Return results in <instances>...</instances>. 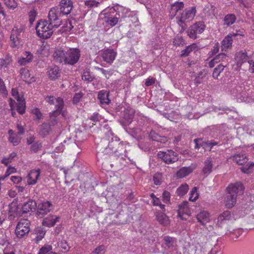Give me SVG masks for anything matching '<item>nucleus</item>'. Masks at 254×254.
I'll return each mask as SVG.
<instances>
[{
  "mask_svg": "<svg viewBox=\"0 0 254 254\" xmlns=\"http://www.w3.org/2000/svg\"><path fill=\"white\" fill-rule=\"evenodd\" d=\"M45 100L50 105H54L55 106V110L50 113V122L52 126H55L59 123V120L57 118L58 115L62 108L64 107V102L63 99L61 97L57 98L54 96H48L45 98Z\"/></svg>",
  "mask_w": 254,
  "mask_h": 254,
  "instance_id": "nucleus-1",
  "label": "nucleus"
},
{
  "mask_svg": "<svg viewBox=\"0 0 254 254\" xmlns=\"http://www.w3.org/2000/svg\"><path fill=\"white\" fill-rule=\"evenodd\" d=\"M195 7L192 6L190 8L185 9L181 13V16H177L178 24L181 27L180 33H183L187 28L186 23L192 20L196 14Z\"/></svg>",
  "mask_w": 254,
  "mask_h": 254,
  "instance_id": "nucleus-2",
  "label": "nucleus"
},
{
  "mask_svg": "<svg viewBox=\"0 0 254 254\" xmlns=\"http://www.w3.org/2000/svg\"><path fill=\"white\" fill-rule=\"evenodd\" d=\"M52 24L45 20H40L36 27V32L39 37L43 39L49 38L53 33Z\"/></svg>",
  "mask_w": 254,
  "mask_h": 254,
  "instance_id": "nucleus-3",
  "label": "nucleus"
},
{
  "mask_svg": "<svg viewBox=\"0 0 254 254\" xmlns=\"http://www.w3.org/2000/svg\"><path fill=\"white\" fill-rule=\"evenodd\" d=\"M30 221L27 219H22L18 222L15 230L16 237L18 239L24 238L30 231Z\"/></svg>",
  "mask_w": 254,
  "mask_h": 254,
  "instance_id": "nucleus-4",
  "label": "nucleus"
},
{
  "mask_svg": "<svg viewBox=\"0 0 254 254\" xmlns=\"http://www.w3.org/2000/svg\"><path fill=\"white\" fill-rule=\"evenodd\" d=\"M24 29L22 27H19L14 26L11 31L10 36V47L14 48H18L22 44L21 35L23 33Z\"/></svg>",
  "mask_w": 254,
  "mask_h": 254,
  "instance_id": "nucleus-5",
  "label": "nucleus"
},
{
  "mask_svg": "<svg viewBox=\"0 0 254 254\" xmlns=\"http://www.w3.org/2000/svg\"><path fill=\"white\" fill-rule=\"evenodd\" d=\"M158 158L167 164H173L179 160V155L172 149L166 151H160L157 153Z\"/></svg>",
  "mask_w": 254,
  "mask_h": 254,
  "instance_id": "nucleus-6",
  "label": "nucleus"
},
{
  "mask_svg": "<svg viewBox=\"0 0 254 254\" xmlns=\"http://www.w3.org/2000/svg\"><path fill=\"white\" fill-rule=\"evenodd\" d=\"M80 51L78 48H69L66 52L65 64L73 65L79 61Z\"/></svg>",
  "mask_w": 254,
  "mask_h": 254,
  "instance_id": "nucleus-7",
  "label": "nucleus"
},
{
  "mask_svg": "<svg viewBox=\"0 0 254 254\" xmlns=\"http://www.w3.org/2000/svg\"><path fill=\"white\" fill-rule=\"evenodd\" d=\"M205 29V25L203 22H196L188 29L187 35L190 38L196 39L197 34L202 33Z\"/></svg>",
  "mask_w": 254,
  "mask_h": 254,
  "instance_id": "nucleus-8",
  "label": "nucleus"
},
{
  "mask_svg": "<svg viewBox=\"0 0 254 254\" xmlns=\"http://www.w3.org/2000/svg\"><path fill=\"white\" fill-rule=\"evenodd\" d=\"M61 14L62 13L56 7L52 8L49 12V22L55 26V28H57L62 24V20L60 18Z\"/></svg>",
  "mask_w": 254,
  "mask_h": 254,
  "instance_id": "nucleus-9",
  "label": "nucleus"
},
{
  "mask_svg": "<svg viewBox=\"0 0 254 254\" xmlns=\"http://www.w3.org/2000/svg\"><path fill=\"white\" fill-rule=\"evenodd\" d=\"M245 187L243 184L239 182L230 184L226 189V194H234L236 197L243 195Z\"/></svg>",
  "mask_w": 254,
  "mask_h": 254,
  "instance_id": "nucleus-10",
  "label": "nucleus"
},
{
  "mask_svg": "<svg viewBox=\"0 0 254 254\" xmlns=\"http://www.w3.org/2000/svg\"><path fill=\"white\" fill-rule=\"evenodd\" d=\"M41 170L39 168L31 170L26 177L27 184L29 186L35 185L40 178Z\"/></svg>",
  "mask_w": 254,
  "mask_h": 254,
  "instance_id": "nucleus-11",
  "label": "nucleus"
},
{
  "mask_svg": "<svg viewBox=\"0 0 254 254\" xmlns=\"http://www.w3.org/2000/svg\"><path fill=\"white\" fill-rule=\"evenodd\" d=\"M190 214V210L187 201H184L179 205L178 215L182 220L187 219V217H189Z\"/></svg>",
  "mask_w": 254,
  "mask_h": 254,
  "instance_id": "nucleus-12",
  "label": "nucleus"
},
{
  "mask_svg": "<svg viewBox=\"0 0 254 254\" xmlns=\"http://www.w3.org/2000/svg\"><path fill=\"white\" fill-rule=\"evenodd\" d=\"M108 148L112 150L111 156L119 157L124 150V144L117 141H111L109 142Z\"/></svg>",
  "mask_w": 254,
  "mask_h": 254,
  "instance_id": "nucleus-13",
  "label": "nucleus"
},
{
  "mask_svg": "<svg viewBox=\"0 0 254 254\" xmlns=\"http://www.w3.org/2000/svg\"><path fill=\"white\" fill-rule=\"evenodd\" d=\"M60 11L63 15L69 14L73 8L71 0H61L59 3Z\"/></svg>",
  "mask_w": 254,
  "mask_h": 254,
  "instance_id": "nucleus-14",
  "label": "nucleus"
},
{
  "mask_svg": "<svg viewBox=\"0 0 254 254\" xmlns=\"http://www.w3.org/2000/svg\"><path fill=\"white\" fill-rule=\"evenodd\" d=\"M34 59L33 55L29 51H25L23 53L21 57H20L17 63L21 65H25L31 63Z\"/></svg>",
  "mask_w": 254,
  "mask_h": 254,
  "instance_id": "nucleus-15",
  "label": "nucleus"
},
{
  "mask_svg": "<svg viewBox=\"0 0 254 254\" xmlns=\"http://www.w3.org/2000/svg\"><path fill=\"white\" fill-rule=\"evenodd\" d=\"M37 205L35 201L29 199L27 201L24 202L22 206L23 213H27L31 211L35 210Z\"/></svg>",
  "mask_w": 254,
  "mask_h": 254,
  "instance_id": "nucleus-16",
  "label": "nucleus"
},
{
  "mask_svg": "<svg viewBox=\"0 0 254 254\" xmlns=\"http://www.w3.org/2000/svg\"><path fill=\"white\" fill-rule=\"evenodd\" d=\"M8 218L10 220H13L17 215L18 211L17 200L14 199L8 206Z\"/></svg>",
  "mask_w": 254,
  "mask_h": 254,
  "instance_id": "nucleus-17",
  "label": "nucleus"
},
{
  "mask_svg": "<svg viewBox=\"0 0 254 254\" xmlns=\"http://www.w3.org/2000/svg\"><path fill=\"white\" fill-rule=\"evenodd\" d=\"M196 218L198 222L202 226H204L210 221V214L207 211L203 210L196 215Z\"/></svg>",
  "mask_w": 254,
  "mask_h": 254,
  "instance_id": "nucleus-18",
  "label": "nucleus"
},
{
  "mask_svg": "<svg viewBox=\"0 0 254 254\" xmlns=\"http://www.w3.org/2000/svg\"><path fill=\"white\" fill-rule=\"evenodd\" d=\"M237 65L241 67L243 64L246 63L248 60V57L246 51H241L235 54V57Z\"/></svg>",
  "mask_w": 254,
  "mask_h": 254,
  "instance_id": "nucleus-19",
  "label": "nucleus"
},
{
  "mask_svg": "<svg viewBox=\"0 0 254 254\" xmlns=\"http://www.w3.org/2000/svg\"><path fill=\"white\" fill-rule=\"evenodd\" d=\"M52 204L49 201H43L38 206V213L46 214L52 209Z\"/></svg>",
  "mask_w": 254,
  "mask_h": 254,
  "instance_id": "nucleus-20",
  "label": "nucleus"
},
{
  "mask_svg": "<svg viewBox=\"0 0 254 254\" xmlns=\"http://www.w3.org/2000/svg\"><path fill=\"white\" fill-rule=\"evenodd\" d=\"M116 53L113 50L107 49L105 50L102 55L103 60L108 63H112L115 60Z\"/></svg>",
  "mask_w": 254,
  "mask_h": 254,
  "instance_id": "nucleus-21",
  "label": "nucleus"
},
{
  "mask_svg": "<svg viewBox=\"0 0 254 254\" xmlns=\"http://www.w3.org/2000/svg\"><path fill=\"white\" fill-rule=\"evenodd\" d=\"M134 113V110L130 108L125 110L123 114V118L125 125H129L131 123Z\"/></svg>",
  "mask_w": 254,
  "mask_h": 254,
  "instance_id": "nucleus-22",
  "label": "nucleus"
},
{
  "mask_svg": "<svg viewBox=\"0 0 254 254\" xmlns=\"http://www.w3.org/2000/svg\"><path fill=\"white\" fill-rule=\"evenodd\" d=\"M109 92L106 90H102L98 92V99L101 105H108L111 100L109 98Z\"/></svg>",
  "mask_w": 254,
  "mask_h": 254,
  "instance_id": "nucleus-23",
  "label": "nucleus"
},
{
  "mask_svg": "<svg viewBox=\"0 0 254 254\" xmlns=\"http://www.w3.org/2000/svg\"><path fill=\"white\" fill-rule=\"evenodd\" d=\"M66 56V52H64L62 49H56L53 54V58L54 60L58 63H65V58Z\"/></svg>",
  "mask_w": 254,
  "mask_h": 254,
  "instance_id": "nucleus-24",
  "label": "nucleus"
},
{
  "mask_svg": "<svg viewBox=\"0 0 254 254\" xmlns=\"http://www.w3.org/2000/svg\"><path fill=\"white\" fill-rule=\"evenodd\" d=\"M20 74L21 79L26 82L29 83L34 81L33 76L27 68H21L20 70Z\"/></svg>",
  "mask_w": 254,
  "mask_h": 254,
  "instance_id": "nucleus-25",
  "label": "nucleus"
},
{
  "mask_svg": "<svg viewBox=\"0 0 254 254\" xmlns=\"http://www.w3.org/2000/svg\"><path fill=\"white\" fill-rule=\"evenodd\" d=\"M60 217L56 215H49L43 221V225L48 227L54 226L59 221Z\"/></svg>",
  "mask_w": 254,
  "mask_h": 254,
  "instance_id": "nucleus-26",
  "label": "nucleus"
},
{
  "mask_svg": "<svg viewBox=\"0 0 254 254\" xmlns=\"http://www.w3.org/2000/svg\"><path fill=\"white\" fill-rule=\"evenodd\" d=\"M233 161L238 165H243L248 161V158L245 154H236L232 157Z\"/></svg>",
  "mask_w": 254,
  "mask_h": 254,
  "instance_id": "nucleus-27",
  "label": "nucleus"
},
{
  "mask_svg": "<svg viewBox=\"0 0 254 254\" xmlns=\"http://www.w3.org/2000/svg\"><path fill=\"white\" fill-rule=\"evenodd\" d=\"M50 78L55 80L60 76L61 72L59 67L56 65L51 66L48 71Z\"/></svg>",
  "mask_w": 254,
  "mask_h": 254,
  "instance_id": "nucleus-28",
  "label": "nucleus"
},
{
  "mask_svg": "<svg viewBox=\"0 0 254 254\" xmlns=\"http://www.w3.org/2000/svg\"><path fill=\"white\" fill-rule=\"evenodd\" d=\"M156 219L158 222L164 226H167L170 224V219L165 213L159 211L157 212Z\"/></svg>",
  "mask_w": 254,
  "mask_h": 254,
  "instance_id": "nucleus-29",
  "label": "nucleus"
},
{
  "mask_svg": "<svg viewBox=\"0 0 254 254\" xmlns=\"http://www.w3.org/2000/svg\"><path fill=\"white\" fill-rule=\"evenodd\" d=\"M8 133L9 134V141L14 146L17 145L21 141V137L12 129H9Z\"/></svg>",
  "mask_w": 254,
  "mask_h": 254,
  "instance_id": "nucleus-30",
  "label": "nucleus"
},
{
  "mask_svg": "<svg viewBox=\"0 0 254 254\" xmlns=\"http://www.w3.org/2000/svg\"><path fill=\"white\" fill-rule=\"evenodd\" d=\"M232 42L233 38H231V36H226L221 42V50L222 51H228L232 47Z\"/></svg>",
  "mask_w": 254,
  "mask_h": 254,
  "instance_id": "nucleus-31",
  "label": "nucleus"
},
{
  "mask_svg": "<svg viewBox=\"0 0 254 254\" xmlns=\"http://www.w3.org/2000/svg\"><path fill=\"white\" fill-rule=\"evenodd\" d=\"M227 55L225 53H220L213 58L209 63L208 66L210 68L213 67L216 64L223 61L227 58Z\"/></svg>",
  "mask_w": 254,
  "mask_h": 254,
  "instance_id": "nucleus-32",
  "label": "nucleus"
},
{
  "mask_svg": "<svg viewBox=\"0 0 254 254\" xmlns=\"http://www.w3.org/2000/svg\"><path fill=\"white\" fill-rule=\"evenodd\" d=\"M237 197L234 194H227L225 198V205L227 208H232L236 203Z\"/></svg>",
  "mask_w": 254,
  "mask_h": 254,
  "instance_id": "nucleus-33",
  "label": "nucleus"
},
{
  "mask_svg": "<svg viewBox=\"0 0 254 254\" xmlns=\"http://www.w3.org/2000/svg\"><path fill=\"white\" fill-rule=\"evenodd\" d=\"M15 109L17 112L21 115L23 114L25 112L26 106L24 98L17 101L14 104Z\"/></svg>",
  "mask_w": 254,
  "mask_h": 254,
  "instance_id": "nucleus-34",
  "label": "nucleus"
},
{
  "mask_svg": "<svg viewBox=\"0 0 254 254\" xmlns=\"http://www.w3.org/2000/svg\"><path fill=\"white\" fill-rule=\"evenodd\" d=\"M12 57L10 55H6L4 59H1L0 63V68L5 69L10 66L12 63Z\"/></svg>",
  "mask_w": 254,
  "mask_h": 254,
  "instance_id": "nucleus-35",
  "label": "nucleus"
},
{
  "mask_svg": "<svg viewBox=\"0 0 254 254\" xmlns=\"http://www.w3.org/2000/svg\"><path fill=\"white\" fill-rule=\"evenodd\" d=\"M192 172V169L190 167H183L177 172L176 175L178 178H183L188 176Z\"/></svg>",
  "mask_w": 254,
  "mask_h": 254,
  "instance_id": "nucleus-36",
  "label": "nucleus"
},
{
  "mask_svg": "<svg viewBox=\"0 0 254 254\" xmlns=\"http://www.w3.org/2000/svg\"><path fill=\"white\" fill-rule=\"evenodd\" d=\"M231 219V214L230 211L228 210L224 211L220 214L217 218V223L221 224L224 221L230 220Z\"/></svg>",
  "mask_w": 254,
  "mask_h": 254,
  "instance_id": "nucleus-37",
  "label": "nucleus"
},
{
  "mask_svg": "<svg viewBox=\"0 0 254 254\" xmlns=\"http://www.w3.org/2000/svg\"><path fill=\"white\" fill-rule=\"evenodd\" d=\"M236 20V16L234 14H228L224 18V24L230 26L233 24Z\"/></svg>",
  "mask_w": 254,
  "mask_h": 254,
  "instance_id": "nucleus-38",
  "label": "nucleus"
},
{
  "mask_svg": "<svg viewBox=\"0 0 254 254\" xmlns=\"http://www.w3.org/2000/svg\"><path fill=\"white\" fill-rule=\"evenodd\" d=\"M213 164L211 158H207L204 162V166L203 168L202 172L204 174H209L212 171Z\"/></svg>",
  "mask_w": 254,
  "mask_h": 254,
  "instance_id": "nucleus-39",
  "label": "nucleus"
},
{
  "mask_svg": "<svg viewBox=\"0 0 254 254\" xmlns=\"http://www.w3.org/2000/svg\"><path fill=\"white\" fill-rule=\"evenodd\" d=\"M184 7L183 1H176L171 5V11L173 14L176 15L177 13L182 10Z\"/></svg>",
  "mask_w": 254,
  "mask_h": 254,
  "instance_id": "nucleus-40",
  "label": "nucleus"
},
{
  "mask_svg": "<svg viewBox=\"0 0 254 254\" xmlns=\"http://www.w3.org/2000/svg\"><path fill=\"white\" fill-rule=\"evenodd\" d=\"M196 48L197 45L194 43L187 46L186 49L182 51L181 57H184L188 56L191 52L196 50Z\"/></svg>",
  "mask_w": 254,
  "mask_h": 254,
  "instance_id": "nucleus-41",
  "label": "nucleus"
},
{
  "mask_svg": "<svg viewBox=\"0 0 254 254\" xmlns=\"http://www.w3.org/2000/svg\"><path fill=\"white\" fill-rule=\"evenodd\" d=\"M82 79L87 81H92L93 80L94 77L93 74L91 73L89 69H85L81 75Z\"/></svg>",
  "mask_w": 254,
  "mask_h": 254,
  "instance_id": "nucleus-42",
  "label": "nucleus"
},
{
  "mask_svg": "<svg viewBox=\"0 0 254 254\" xmlns=\"http://www.w3.org/2000/svg\"><path fill=\"white\" fill-rule=\"evenodd\" d=\"M189 189V186L187 184H182L177 189L176 193L179 196H183L188 192Z\"/></svg>",
  "mask_w": 254,
  "mask_h": 254,
  "instance_id": "nucleus-43",
  "label": "nucleus"
},
{
  "mask_svg": "<svg viewBox=\"0 0 254 254\" xmlns=\"http://www.w3.org/2000/svg\"><path fill=\"white\" fill-rule=\"evenodd\" d=\"M38 254H56L52 251L51 245H46L42 247L39 251Z\"/></svg>",
  "mask_w": 254,
  "mask_h": 254,
  "instance_id": "nucleus-44",
  "label": "nucleus"
},
{
  "mask_svg": "<svg viewBox=\"0 0 254 254\" xmlns=\"http://www.w3.org/2000/svg\"><path fill=\"white\" fill-rule=\"evenodd\" d=\"M254 168V163H249L246 166L242 167L241 170L245 174H249L253 172Z\"/></svg>",
  "mask_w": 254,
  "mask_h": 254,
  "instance_id": "nucleus-45",
  "label": "nucleus"
},
{
  "mask_svg": "<svg viewBox=\"0 0 254 254\" xmlns=\"http://www.w3.org/2000/svg\"><path fill=\"white\" fill-rule=\"evenodd\" d=\"M173 43L175 46L179 47L184 45L185 44V41L182 36L177 35L175 37Z\"/></svg>",
  "mask_w": 254,
  "mask_h": 254,
  "instance_id": "nucleus-46",
  "label": "nucleus"
},
{
  "mask_svg": "<svg viewBox=\"0 0 254 254\" xmlns=\"http://www.w3.org/2000/svg\"><path fill=\"white\" fill-rule=\"evenodd\" d=\"M199 194L197 192L196 187H193L190 193L189 200L191 201H195L198 198Z\"/></svg>",
  "mask_w": 254,
  "mask_h": 254,
  "instance_id": "nucleus-47",
  "label": "nucleus"
},
{
  "mask_svg": "<svg viewBox=\"0 0 254 254\" xmlns=\"http://www.w3.org/2000/svg\"><path fill=\"white\" fill-rule=\"evenodd\" d=\"M225 66V65L222 64H219L216 67H215L212 73L213 77L215 79L218 78L220 73L224 70Z\"/></svg>",
  "mask_w": 254,
  "mask_h": 254,
  "instance_id": "nucleus-48",
  "label": "nucleus"
},
{
  "mask_svg": "<svg viewBox=\"0 0 254 254\" xmlns=\"http://www.w3.org/2000/svg\"><path fill=\"white\" fill-rule=\"evenodd\" d=\"M36 233L37 236L35 239L36 242L38 243L44 238L45 235L46 231L43 228H39L37 229Z\"/></svg>",
  "mask_w": 254,
  "mask_h": 254,
  "instance_id": "nucleus-49",
  "label": "nucleus"
},
{
  "mask_svg": "<svg viewBox=\"0 0 254 254\" xmlns=\"http://www.w3.org/2000/svg\"><path fill=\"white\" fill-rule=\"evenodd\" d=\"M0 95L3 97H6L8 92L6 90L3 80L0 77Z\"/></svg>",
  "mask_w": 254,
  "mask_h": 254,
  "instance_id": "nucleus-50",
  "label": "nucleus"
},
{
  "mask_svg": "<svg viewBox=\"0 0 254 254\" xmlns=\"http://www.w3.org/2000/svg\"><path fill=\"white\" fill-rule=\"evenodd\" d=\"M51 130L50 125L47 123H44L42 124L41 129L40 132L43 135H47Z\"/></svg>",
  "mask_w": 254,
  "mask_h": 254,
  "instance_id": "nucleus-51",
  "label": "nucleus"
},
{
  "mask_svg": "<svg viewBox=\"0 0 254 254\" xmlns=\"http://www.w3.org/2000/svg\"><path fill=\"white\" fill-rule=\"evenodd\" d=\"M105 21L111 26H114L117 24L118 22V18L117 17H107L105 16Z\"/></svg>",
  "mask_w": 254,
  "mask_h": 254,
  "instance_id": "nucleus-52",
  "label": "nucleus"
},
{
  "mask_svg": "<svg viewBox=\"0 0 254 254\" xmlns=\"http://www.w3.org/2000/svg\"><path fill=\"white\" fill-rule=\"evenodd\" d=\"M170 198H171L170 193L167 190H165L162 194L163 201L164 203L168 204V203H170Z\"/></svg>",
  "mask_w": 254,
  "mask_h": 254,
  "instance_id": "nucleus-53",
  "label": "nucleus"
},
{
  "mask_svg": "<svg viewBox=\"0 0 254 254\" xmlns=\"http://www.w3.org/2000/svg\"><path fill=\"white\" fill-rule=\"evenodd\" d=\"M5 5L10 9H14L17 6L15 0H3Z\"/></svg>",
  "mask_w": 254,
  "mask_h": 254,
  "instance_id": "nucleus-54",
  "label": "nucleus"
},
{
  "mask_svg": "<svg viewBox=\"0 0 254 254\" xmlns=\"http://www.w3.org/2000/svg\"><path fill=\"white\" fill-rule=\"evenodd\" d=\"M152 203L154 206H159L163 211H166L165 205L161 203V200L158 197L155 198V199L152 201Z\"/></svg>",
  "mask_w": 254,
  "mask_h": 254,
  "instance_id": "nucleus-55",
  "label": "nucleus"
},
{
  "mask_svg": "<svg viewBox=\"0 0 254 254\" xmlns=\"http://www.w3.org/2000/svg\"><path fill=\"white\" fill-rule=\"evenodd\" d=\"M37 15V13L36 10L34 9L31 10L28 13L29 21L31 24H32L33 22L35 21V18Z\"/></svg>",
  "mask_w": 254,
  "mask_h": 254,
  "instance_id": "nucleus-56",
  "label": "nucleus"
},
{
  "mask_svg": "<svg viewBox=\"0 0 254 254\" xmlns=\"http://www.w3.org/2000/svg\"><path fill=\"white\" fill-rule=\"evenodd\" d=\"M105 253V247L103 245H101L97 247L91 254H104Z\"/></svg>",
  "mask_w": 254,
  "mask_h": 254,
  "instance_id": "nucleus-57",
  "label": "nucleus"
},
{
  "mask_svg": "<svg viewBox=\"0 0 254 254\" xmlns=\"http://www.w3.org/2000/svg\"><path fill=\"white\" fill-rule=\"evenodd\" d=\"M31 113L33 115H35L36 119L37 120L41 119L43 117L42 113L41 112L39 109H38L37 108H35L33 109L31 111Z\"/></svg>",
  "mask_w": 254,
  "mask_h": 254,
  "instance_id": "nucleus-58",
  "label": "nucleus"
},
{
  "mask_svg": "<svg viewBox=\"0 0 254 254\" xmlns=\"http://www.w3.org/2000/svg\"><path fill=\"white\" fill-rule=\"evenodd\" d=\"M11 95L12 96L15 98L17 101L22 99L23 98V96H20L19 94L18 91L16 88H12L11 89Z\"/></svg>",
  "mask_w": 254,
  "mask_h": 254,
  "instance_id": "nucleus-59",
  "label": "nucleus"
},
{
  "mask_svg": "<svg viewBox=\"0 0 254 254\" xmlns=\"http://www.w3.org/2000/svg\"><path fill=\"white\" fill-rule=\"evenodd\" d=\"M165 245L168 247H171L173 245V238L168 236H165L164 238Z\"/></svg>",
  "mask_w": 254,
  "mask_h": 254,
  "instance_id": "nucleus-60",
  "label": "nucleus"
},
{
  "mask_svg": "<svg viewBox=\"0 0 254 254\" xmlns=\"http://www.w3.org/2000/svg\"><path fill=\"white\" fill-rule=\"evenodd\" d=\"M16 169L14 167L8 166L5 172V177H8L10 175L16 173Z\"/></svg>",
  "mask_w": 254,
  "mask_h": 254,
  "instance_id": "nucleus-61",
  "label": "nucleus"
},
{
  "mask_svg": "<svg viewBox=\"0 0 254 254\" xmlns=\"http://www.w3.org/2000/svg\"><path fill=\"white\" fill-rule=\"evenodd\" d=\"M82 96L83 94L81 92L75 93L73 98V103L74 104H77L78 103L80 99L82 98Z\"/></svg>",
  "mask_w": 254,
  "mask_h": 254,
  "instance_id": "nucleus-62",
  "label": "nucleus"
},
{
  "mask_svg": "<svg viewBox=\"0 0 254 254\" xmlns=\"http://www.w3.org/2000/svg\"><path fill=\"white\" fill-rule=\"evenodd\" d=\"M161 175L160 173H156L153 176V181L156 185H159L161 183Z\"/></svg>",
  "mask_w": 254,
  "mask_h": 254,
  "instance_id": "nucleus-63",
  "label": "nucleus"
},
{
  "mask_svg": "<svg viewBox=\"0 0 254 254\" xmlns=\"http://www.w3.org/2000/svg\"><path fill=\"white\" fill-rule=\"evenodd\" d=\"M10 180L14 184H20L22 182V178L21 177H20V176H13L11 177Z\"/></svg>",
  "mask_w": 254,
  "mask_h": 254,
  "instance_id": "nucleus-64",
  "label": "nucleus"
}]
</instances>
